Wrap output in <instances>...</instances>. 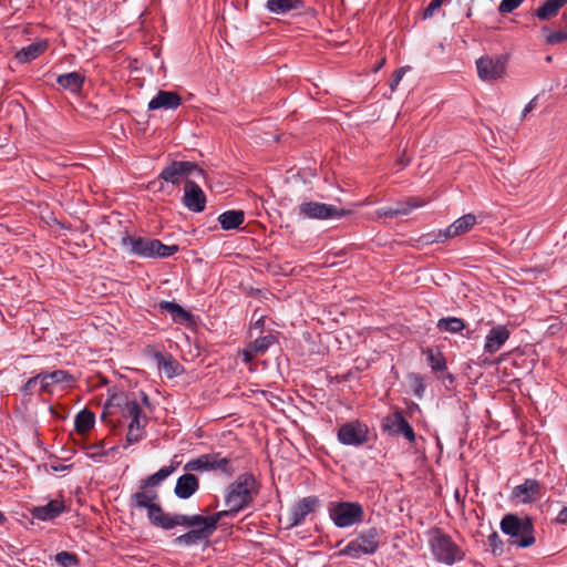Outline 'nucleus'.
<instances>
[{"label": "nucleus", "mask_w": 567, "mask_h": 567, "mask_svg": "<svg viewBox=\"0 0 567 567\" xmlns=\"http://www.w3.org/2000/svg\"><path fill=\"white\" fill-rule=\"evenodd\" d=\"M543 32H548V34L545 38V42L550 45H556L567 40V31L565 30L549 32V29L547 27H544Z\"/></svg>", "instance_id": "41"}, {"label": "nucleus", "mask_w": 567, "mask_h": 567, "mask_svg": "<svg viewBox=\"0 0 567 567\" xmlns=\"http://www.w3.org/2000/svg\"><path fill=\"white\" fill-rule=\"evenodd\" d=\"M524 0H502L498 10L502 13H511L520 6Z\"/></svg>", "instance_id": "46"}, {"label": "nucleus", "mask_w": 567, "mask_h": 567, "mask_svg": "<svg viewBox=\"0 0 567 567\" xmlns=\"http://www.w3.org/2000/svg\"><path fill=\"white\" fill-rule=\"evenodd\" d=\"M147 516L150 522L156 527L167 530L174 528V515L165 513L158 501L147 508Z\"/></svg>", "instance_id": "24"}, {"label": "nucleus", "mask_w": 567, "mask_h": 567, "mask_svg": "<svg viewBox=\"0 0 567 567\" xmlns=\"http://www.w3.org/2000/svg\"><path fill=\"white\" fill-rule=\"evenodd\" d=\"M194 173L203 175L204 171L194 162L173 161L162 169L158 175V179L177 186L184 178H187Z\"/></svg>", "instance_id": "9"}, {"label": "nucleus", "mask_w": 567, "mask_h": 567, "mask_svg": "<svg viewBox=\"0 0 567 567\" xmlns=\"http://www.w3.org/2000/svg\"><path fill=\"white\" fill-rule=\"evenodd\" d=\"M85 81V76L80 72H70L65 74H61L56 79V83L63 87L64 90L70 91L71 93H80L83 89V84Z\"/></svg>", "instance_id": "26"}, {"label": "nucleus", "mask_w": 567, "mask_h": 567, "mask_svg": "<svg viewBox=\"0 0 567 567\" xmlns=\"http://www.w3.org/2000/svg\"><path fill=\"white\" fill-rule=\"evenodd\" d=\"M400 213L401 212L395 210L393 206L382 207L377 210L378 217H389V218L400 216Z\"/></svg>", "instance_id": "49"}, {"label": "nucleus", "mask_w": 567, "mask_h": 567, "mask_svg": "<svg viewBox=\"0 0 567 567\" xmlns=\"http://www.w3.org/2000/svg\"><path fill=\"white\" fill-rule=\"evenodd\" d=\"M352 214L350 209L338 208L319 202H305L299 205V215L310 219L340 218Z\"/></svg>", "instance_id": "8"}, {"label": "nucleus", "mask_w": 567, "mask_h": 567, "mask_svg": "<svg viewBox=\"0 0 567 567\" xmlns=\"http://www.w3.org/2000/svg\"><path fill=\"white\" fill-rule=\"evenodd\" d=\"M92 452L89 454L91 458L96 460L97 457L104 456L107 452L103 451V444H94L89 447Z\"/></svg>", "instance_id": "51"}, {"label": "nucleus", "mask_w": 567, "mask_h": 567, "mask_svg": "<svg viewBox=\"0 0 567 567\" xmlns=\"http://www.w3.org/2000/svg\"><path fill=\"white\" fill-rule=\"evenodd\" d=\"M48 44L47 42H34L29 44L25 48H22L17 52L16 58L20 63H28L37 59L40 54H42Z\"/></svg>", "instance_id": "30"}, {"label": "nucleus", "mask_w": 567, "mask_h": 567, "mask_svg": "<svg viewBox=\"0 0 567 567\" xmlns=\"http://www.w3.org/2000/svg\"><path fill=\"white\" fill-rule=\"evenodd\" d=\"M234 514H236V513L230 511V508H228L226 511L217 512L209 516V524L207 525V527L210 530H213V533H214L217 529V525H218V522L220 520V518L228 516V515H234Z\"/></svg>", "instance_id": "43"}, {"label": "nucleus", "mask_w": 567, "mask_h": 567, "mask_svg": "<svg viewBox=\"0 0 567 567\" xmlns=\"http://www.w3.org/2000/svg\"><path fill=\"white\" fill-rule=\"evenodd\" d=\"M245 220V214L243 210H227L218 216V221L221 229L231 230L237 229Z\"/></svg>", "instance_id": "28"}, {"label": "nucleus", "mask_w": 567, "mask_h": 567, "mask_svg": "<svg viewBox=\"0 0 567 567\" xmlns=\"http://www.w3.org/2000/svg\"><path fill=\"white\" fill-rule=\"evenodd\" d=\"M132 401H136V400L131 398L128 394H126L124 392L115 393V394L111 395L104 405L102 419H105L107 413H113L111 411V409L117 408L122 411L126 406V403H130Z\"/></svg>", "instance_id": "34"}, {"label": "nucleus", "mask_w": 567, "mask_h": 567, "mask_svg": "<svg viewBox=\"0 0 567 567\" xmlns=\"http://www.w3.org/2000/svg\"><path fill=\"white\" fill-rule=\"evenodd\" d=\"M436 327L442 332L457 333L461 332L465 327V321L457 317H445L441 318Z\"/></svg>", "instance_id": "35"}, {"label": "nucleus", "mask_w": 567, "mask_h": 567, "mask_svg": "<svg viewBox=\"0 0 567 567\" xmlns=\"http://www.w3.org/2000/svg\"><path fill=\"white\" fill-rule=\"evenodd\" d=\"M380 529L377 527L362 530L339 551V555L354 559L374 555L380 547Z\"/></svg>", "instance_id": "5"}, {"label": "nucleus", "mask_w": 567, "mask_h": 567, "mask_svg": "<svg viewBox=\"0 0 567 567\" xmlns=\"http://www.w3.org/2000/svg\"><path fill=\"white\" fill-rule=\"evenodd\" d=\"M146 422H147L146 416H142V414H137L136 416L131 419V423L128 424V427L145 430Z\"/></svg>", "instance_id": "50"}, {"label": "nucleus", "mask_w": 567, "mask_h": 567, "mask_svg": "<svg viewBox=\"0 0 567 567\" xmlns=\"http://www.w3.org/2000/svg\"><path fill=\"white\" fill-rule=\"evenodd\" d=\"M41 392L50 393L52 391V384L65 383L70 384L74 381V378L64 370H55L53 372H41Z\"/></svg>", "instance_id": "23"}, {"label": "nucleus", "mask_w": 567, "mask_h": 567, "mask_svg": "<svg viewBox=\"0 0 567 567\" xmlns=\"http://www.w3.org/2000/svg\"><path fill=\"white\" fill-rule=\"evenodd\" d=\"M256 480L251 474L244 473L237 476L226 489L225 505L238 513L248 507L257 495Z\"/></svg>", "instance_id": "2"}, {"label": "nucleus", "mask_w": 567, "mask_h": 567, "mask_svg": "<svg viewBox=\"0 0 567 567\" xmlns=\"http://www.w3.org/2000/svg\"><path fill=\"white\" fill-rule=\"evenodd\" d=\"M567 3V0H545L535 12L539 20H549L558 14V11Z\"/></svg>", "instance_id": "29"}, {"label": "nucleus", "mask_w": 567, "mask_h": 567, "mask_svg": "<svg viewBox=\"0 0 567 567\" xmlns=\"http://www.w3.org/2000/svg\"><path fill=\"white\" fill-rule=\"evenodd\" d=\"M95 416L94 413L89 411L87 409H83L75 416V430L79 433H86L94 426Z\"/></svg>", "instance_id": "36"}, {"label": "nucleus", "mask_w": 567, "mask_h": 567, "mask_svg": "<svg viewBox=\"0 0 567 567\" xmlns=\"http://www.w3.org/2000/svg\"><path fill=\"white\" fill-rule=\"evenodd\" d=\"M328 513L330 519L339 528L351 527L364 519L363 506L358 502H332Z\"/></svg>", "instance_id": "6"}, {"label": "nucleus", "mask_w": 567, "mask_h": 567, "mask_svg": "<svg viewBox=\"0 0 567 567\" xmlns=\"http://www.w3.org/2000/svg\"><path fill=\"white\" fill-rule=\"evenodd\" d=\"M142 400L144 404L148 405V396L145 393H142Z\"/></svg>", "instance_id": "58"}, {"label": "nucleus", "mask_w": 567, "mask_h": 567, "mask_svg": "<svg viewBox=\"0 0 567 567\" xmlns=\"http://www.w3.org/2000/svg\"><path fill=\"white\" fill-rule=\"evenodd\" d=\"M414 380H415L414 393H415V395L421 396L423 394L424 390H425V386L423 384V380L419 375H415Z\"/></svg>", "instance_id": "53"}, {"label": "nucleus", "mask_w": 567, "mask_h": 567, "mask_svg": "<svg viewBox=\"0 0 567 567\" xmlns=\"http://www.w3.org/2000/svg\"><path fill=\"white\" fill-rule=\"evenodd\" d=\"M158 501V494L156 491H153L151 488L142 489L140 488L138 492L132 494L130 498V505L132 507L136 508H148Z\"/></svg>", "instance_id": "27"}, {"label": "nucleus", "mask_w": 567, "mask_h": 567, "mask_svg": "<svg viewBox=\"0 0 567 567\" xmlns=\"http://www.w3.org/2000/svg\"><path fill=\"white\" fill-rule=\"evenodd\" d=\"M488 546L494 556L503 554V542L496 532H493L487 538Z\"/></svg>", "instance_id": "42"}, {"label": "nucleus", "mask_w": 567, "mask_h": 567, "mask_svg": "<svg viewBox=\"0 0 567 567\" xmlns=\"http://www.w3.org/2000/svg\"><path fill=\"white\" fill-rule=\"evenodd\" d=\"M123 417H134L137 414H142V409L137 401H132L130 403H126V406L121 411Z\"/></svg>", "instance_id": "44"}, {"label": "nucleus", "mask_w": 567, "mask_h": 567, "mask_svg": "<svg viewBox=\"0 0 567 567\" xmlns=\"http://www.w3.org/2000/svg\"><path fill=\"white\" fill-rule=\"evenodd\" d=\"M556 523L566 524L567 523V506L563 507V509L558 513L556 517Z\"/></svg>", "instance_id": "56"}, {"label": "nucleus", "mask_w": 567, "mask_h": 567, "mask_svg": "<svg viewBox=\"0 0 567 567\" xmlns=\"http://www.w3.org/2000/svg\"><path fill=\"white\" fill-rule=\"evenodd\" d=\"M39 384L41 388V379L40 374L30 378L22 388V392L24 395H31L33 393L34 388Z\"/></svg>", "instance_id": "47"}, {"label": "nucleus", "mask_w": 567, "mask_h": 567, "mask_svg": "<svg viewBox=\"0 0 567 567\" xmlns=\"http://www.w3.org/2000/svg\"><path fill=\"white\" fill-rule=\"evenodd\" d=\"M444 0H431L429 6L424 9L423 18L429 19L433 17L435 11L442 6Z\"/></svg>", "instance_id": "48"}, {"label": "nucleus", "mask_w": 567, "mask_h": 567, "mask_svg": "<svg viewBox=\"0 0 567 567\" xmlns=\"http://www.w3.org/2000/svg\"><path fill=\"white\" fill-rule=\"evenodd\" d=\"M54 559L61 567H71L79 564L78 556L65 550L58 553Z\"/></svg>", "instance_id": "40"}, {"label": "nucleus", "mask_w": 567, "mask_h": 567, "mask_svg": "<svg viewBox=\"0 0 567 567\" xmlns=\"http://www.w3.org/2000/svg\"><path fill=\"white\" fill-rule=\"evenodd\" d=\"M121 246L132 256L141 258H167L178 251L177 245H165L158 239L125 235Z\"/></svg>", "instance_id": "1"}, {"label": "nucleus", "mask_w": 567, "mask_h": 567, "mask_svg": "<svg viewBox=\"0 0 567 567\" xmlns=\"http://www.w3.org/2000/svg\"><path fill=\"white\" fill-rule=\"evenodd\" d=\"M537 96L533 97L524 107L522 117H525L529 112H532L536 106Z\"/></svg>", "instance_id": "54"}, {"label": "nucleus", "mask_w": 567, "mask_h": 567, "mask_svg": "<svg viewBox=\"0 0 567 567\" xmlns=\"http://www.w3.org/2000/svg\"><path fill=\"white\" fill-rule=\"evenodd\" d=\"M210 535L207 534V528H193L189 532L176 537L174 543L177 545L193 546L207 539Z\"/></svg>", "instance_id": "31"}, {"label": "nucleus", "mask_w": 567, "mask_h": 567, "mask_svg": "<svg viewBox=\"0 0 567 567\" xmlns=\"http://www.w3.org/2000/svg\"><path fill=\"white\" fill-rule=\"evenodd\" d=\"M241 354L246 363L250 362L256 355H258L257 353L252 352V349H250L249 346L248 349L244 350Z\"/></svg>", "instance_id": "55"}, {"label": "nucleus", "mask_w": 567, "mask_h": 567, "mask_svg": "<svg viewBox=\"0 0 567 567\" xmlns=\"http://www.w3.org/2000/svg\"><path fill=\"white\" fill-rule=\"evenodd\" d=\"M182 104V97L173 91H158L150 101L148 110H176Z\"/></svg>", "instance_id": "20"}, {"label": "nucleus", "mask_w": 567, "mask_h": 567, "mask_svg": "<svg viewBox=\"0 0 567 567\" xmlns=\"http://www.w3.org/2000/svg\"><path fill=\"white\" fill-rule=\"evenodd\" d=\"M266 9L274 14H288L301 12L305 9L303 0H267Z\"/></svg>", "instance_id": "21"}, {"label": "nucleus", "mask_w": 567, "mask_h": 567, "mask_svg": "<svg viewBox=\"0 0 567 567\" xmlns=\"http://www.w3.org/2000/svg\"><path fill=\"white\" fill-rule=\"evenodd\" d=\"M175 471L174 465L164 466L156 473L150 475L145 480L141 481L140 488H151L159 485L164 480H166L173 472Z\"/></svg>", "instance_id": "33"}, {"label": "nucleus", "mask_w": 567, "mask_h": 567, "mask_svg": "<svg viewBox=\"0 0 567 567\" xmlns=\"http://www.w3.org/2000/svg\"><path fill=\"white\" fill-rule=\"evenodd\" d=\"M476 221L477 219L475 215H463L462 217L457 218L454 223H452L449 227H446L444 230H439L433 241L444 243L447 238L466 234L473 228Z\"/></svg>", "instance_id": "14"}, {"label": "nucleus", "mask_w": 567, "mask_h": 567, "mask_svg": "<svg viewBox=\"0 0 567 567\" xmlns=\"http://www.w3.org/2000/svg\"><path fill=\"white\" fill-rule=\"evenodd\" d=\"M381 429L384 433L391 436H403L410 443H414L416 434L406 421L401 411H395L388 414L382 419Z\"/></svg>", "instance_id": "10"}, {"label": "nucleus", "mask_w": 567, "mask_h": 567, "mask_svg": "<svg viewBox=\"0 0 567 567\" xmlns=\"http://www.w3.org/2000/svg\"><path fill=\"white\" fill-rule=\"evenodd\" d=\"M429 545L434 558L445 565H453L464 558V553L456 545L450 535L443 533L440 528L430 532Z\"/></svg>", "instance_id": "4"}, {"label": "nucleus", "mask_w": 567, "mask_h": 567, "mask_svg": "<svg viewBox=\"0 0 567 567\" xmlns=\"http://www.w3.org/2000/svg\"><path fill=\"white\" fill-rule=\"evenodd\" d=\"M157 307L161 312L169 313L172 316V320L175 323L186 326H192L195 323L194 316L176 302L163 300L158 303Z\"/></svg>", "instance_id": "18"}, {"label": "nucleus", "mask_w": 567, "mask_h": 567, "mask_svg": "<svg viewBox=\"0 0 567 567\" xmlns=\"http://www.w3.org/2000/svg\"><path fill=\"white\" fill-rule=\"evenodd\" d=\"M209 524V516L203 515H183L175 514L174 515V527L175 526H185L192 528H207V534L212 535L213 530H210L207 525Z\"/></svg>", "instance_id": "25"}, {"label": "nucleus", "mask_w": 567, "mask_h": 567, "mask_svg": "<svg viewBox=\"0 0 567 567\" xmlns=\"http://www.w3.org/2000/svg\"><path fill=\"white\" fill-rule=\"evenodd\" d=\"M540 497V484L537 480L526 478L512 491V498L520 504H529Z\"/></svg>", "instance_id": "16"}, {"label": "nucleus", "mask_w": 567, "mask_h": 567, "mask_svg": "<svg viewBox=\"0 0 567 567\" xmlns=\"http://www.w3.org/2000/svg\"><path fill=\"white\" fill-rule=\"evenodd\" d=\"M6 522L4 515L0 512V524H3Z\"/></svg>", "instance_id": "59"}, {"label": "nucleus", "mask_w": 567, "mask_h": 567, "mask_svg": "<svg viewBox=\"0 0 567 567\" xmlns=\"http://www.w3.org/2000/svg\"><path fill=\"white\" fill-rule=\"evenodd\" d=\"M507 59L504 55L482 56L476 61L477 74L483 81H496L506 73Z\"/></svg>", "instance_id": "11"}, {"label": "nucleus", "mask_w": 567, "mask_h": 567, "mask_svg": "<svg viewBox=\"0 0 567 567\" xmlns=\"http://www.w3.org/2000/svg\"><path fill=\"white\" fill-rule=\"evenodd\" d=\"M186 472H216L219 471L227 476H231L236 468L233 465V460L221 456L220 453L202 454L198 457L188 461L184 465Z\"/></svg>", "instance_id": "7"}, {"label": "nucleus", "mask_w": 567, "mask_h": 567, "mask_svg": "<svg viewBox=\"0 0 567 567\" xmlns=\"http://www.w3.org/2000/svg\"><path fill=\"white\" fill-rule=\"evenodd\" d=\"M276 342L277 338L269 333L267 336L257 338L255 341L249 343V347L252 349V352L257 354H264Z\"/></svg>", "instance_id": "37"}, {"label": "nucleus", "mask_w": 567, "mask_h": 567, "mask_svg": "<svg viewBox=\"0 0 567 567\" xmlns=\"http://www.w3.org/2000/svg\"><path fill=\"white\" fill-rule=\"evenodd\" d=\"M403 75H404V69L403 68H401V69H399V70H396L394 72L393 79H392V81L390 83V87H391L392 91L395 90L396 85L400 83V81L402 80Z\"/></svg>", "instance_id": "52"}, {"label": "nucleus", "mask_w": 567, "mask_h": 567, "mask_svg": "<svg viewBox=\"0 0 567 567\" xmlns=\"http://www.w3.org/2000/svg\"><path fill=\"white\" fill-rule=\"evenodd\" d=\"M265 327V317H260L255 323L254 328L262 330Z\"/></svg>", "instance_id": "57"}, {"label": "nucleus", "mask_w": 567, "mask_h": 567, "mask_svg": "<svg viewBox=\"0 0 567 567\" xmlns=\"http://www.w3.org/2000/svg\"><path fill=\"white\" fill-rule=\"evenodd\" d=\"M145 435V430L143 429H130L127 430V434H126V444L127 445H132V444H135L137 442H140Z\"/></svg>", "instance_id": "45"}, {"label": "nucleus", "mask_w": 567, "mask_h": 567, "mask_svg": "<svg viewBox=\"0 0 567 567\" xmlns=\"http://www.w3.org/2000/svg\"><path fill=\"white\" fill-rule=\"evenodd\" d=\"M63 512H65V506L62 501L58 499H52L42 506H34L30 511L33 518L43 522L52 520L59 517Z\"/></svg>", "instance_id": "19"}, {"label": "nucleus", "mask_w": 567, "mask_h": 567, "mask_svg": "<svg viewBox=\"0 0 567 567\" xmlns=\"http://www.w3.org/2000/svg\"><path fill=\"white\" fill-rule=\"evenodd\" d=\"M425 205V202L420 197H410L405 202H399L393 207L395 210H402L400 215H409L414 208Z\"/></svg>", "instance_id": "39"}, {"label": "nucleus", "mask_w": 567, "mask_h": 567, "mask_svg": "<svg viewBox=\"0 0 567 567\" xmlns=\"http://www.w3.org/2000/svg\"><path fill=\"white\" fill-rule=\"evenodd\" d=\"M501 530L512 538V544L520 548H527L535 544L534 523L529 516L519 517L516 514L503 516Z\"/></svg>", "instance_id": "3"}, {"label": "nucleus", "mask_w": 567, "mask_h": 567, "mask_svg": "<svg viewBox=\"0 0 567 567\" xmlns=\"http://www.w3.org/2000/svg\"><path fill=\"white\" fill-rule=\"evenodd\" d=\"M425 353L427 363L434 372L443 371L446 369V360L441 351L427 349Z\"/></svg>", "instance_id": "38"}, {"label": "nucleus", "mask_w": 567, "mask_h": 567, "mask_svg": "<svg viewBox=\"0 0 567 567\" xmlns=\"http://www.w3.org/2000/svg\"><path fill=\"white\" fill-rule=\"evenodd\" d=\"M320 505V501L317 496H307L297 502L290 509L288 528L297 527L301 525L306 517L316 511Z\"/></svg>", "instance_id": "13"}, {"label": "nucleus", "mask_w": 567, "mask_h": 567, "mask_svg": "<svg viewBox=\"0 0 567 567\" xmlns=\"http://www.w3.org/2000/svg\"><path fill=\"white\" fill-rule=\"evenodd\" d=\"M158 370L164 372L169 379L181 373V364L173 360L172 357H165L163 354H156Z\"/></svg>", "instance_id": "32"}, {"label": "nucleus", "mask_w": 567, "mask_h": 567, "mask_svg": "<svg viewBox=\"0 0 567 567\" xmlns=\"http://www.w3.org/2000/svg\"><path fill=\"white\" fill-rule=\"evenodd\" d=\"M198 487V478L192 473H185L177 478L174 493L178 498L187 499L196 493Z\"/></svg>", "instance_id": "22"}, {"label": "nucleus", "mask_w": 567, "mask_h": 567, "mask_svg": "<svg viewBox=\"0 0 567 567\" xmlns=\"http://www.w3.org/2000/svg\"><path fill=\"white\" fill-rule=\"evenodd\" d=\"M337 437L343 445L360 446L369 441V429L360 421L347 422L339 427Z\"/></svg>", "instance_id": "12"}, {"label": "nucleus", "mask_w": 567, "mask_h": 567, "mask_svg": "<svg viewBox=\"0 0 567 567\" xmlns=\"http://www.w3.org/2000/svg\"><path fill=\"white\" fill-rule=\"evenodd\" d=\"M509 334V330L503 324L493 327L485 338L484 351L491 354L497 352L508 340Z\"/></svg>", "instance_id": "17"}, {"label": "nucleus", "mask_w": 567, "mask_h": 567, "mask_svg": "<svg viewBox=\"0 0 567 567\" xmlns=\"http://www.w3.org/2000/svg\"><path fill=\"white\" fill-rule=\"evenodd\" d=\"M183 204L194 213H200L206 207V195L194 181L186 179L185 182Z\"/></svg>", "instance_id": "15"}]
</instances>
